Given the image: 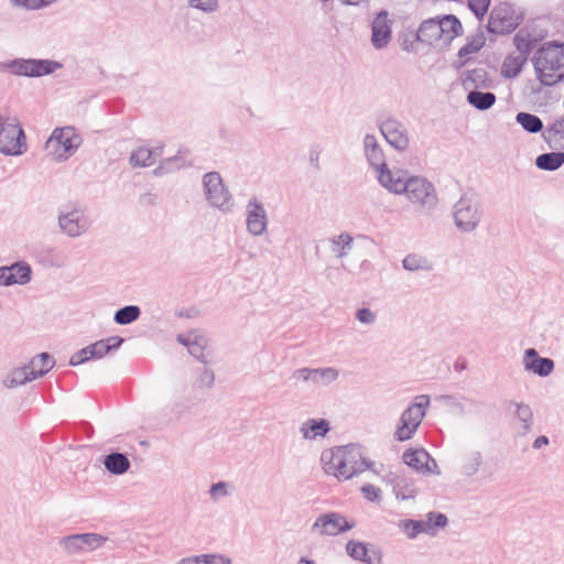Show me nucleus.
Instances as JSON below:
<instances>
[{
  "label": "nucleus",
  "mask_w": 564,
  "mask_h": 564,
  "mask_svg": "<svg viewBox=\"0 0 564 564\" xmlns=\"http://www.w3.org/2000/svg\"><path fill=\"white\" fill-rule=\"evenodd\" d=\"M402 460L409 467L423 474L440 473L437 464L424 448H409L402 455Z\"/></svg>",
  "instance_id": "21"
},
{
  "label": "nucleus",
  "mask_w": 564,
  "mask_h": 564,
  "mask_svg": "<svg viewBox=\"0 0 564 564\" xmlns=\"http://www.w3.org/2000/svg\"><path fill=\"white\" fill-rule=\"evenodd\" d=\"M104 465L108 473L112 475H122L129 470L131 464L127 455L115 452L105 456Z\"/></svg>",
  "instance_id": "30"
},
{
  "label": "nucleus",
  "mask_w": 564,
  "mask_h": 564,
  "mask_svg": "<svg viewBox=\"0 0 564 564\" xmlns=\"http://www.w3.org/2000/svg\"><path fill=\"white\" fill-rule=\"evenodd\" d=\"M347 554L354 560L365 562L367 564H381L382 554L376 546L367 547L362 542L349 541L346 544Z\"/></svg>",
  "instance_id": "25"
},
{
  "label": "nucleus",
  "mask_w": 564,
  "mask_h": 564,
  "mask_svg": "<svg viewBox=\"0 0 564 564\" xmlns=\"http://www.w3.org/2000/svg\"><path fill=\"white\" fill-rule=\"evenodd\" d=\"M32 280V268L26 261L0 267V286L25 285Z\"/></svg>",
  "instance_id": "18"
},
{
  "label": "nucleus",
  "mask_w": 564,
  "mask_h": 564,
  "mask_svg": "<svg viewBox=\"0 0 564 564\" xmlns=\"http://www.w3.org/2000/svg\"><path fill=\"white\" fill-rule=\"evenodd\" d=\"M205 344H206V339L204 337L195 336L194 340L192 341V344L188 347V352L196 359L200 360L203 364L207 362V360L205 359V356H204Z\"/></svg>",
  "instance_id": "47"
},
{
  "label": "nucleus",
  "mask_w": 564,
  "mask_h": 564,
  "mask_svg": "<svg viewBox=\"0 0 564 564\" xmlns=\"http://www.w3.org/2000/svg\"><path fill=\"white\" fill-rule=\"evenodd\" d=\"M215 373L213 370L203 368L198 370L194 386L199 389H209L214 386Z\"/></svg>",
  "instance_id": "45"
},
{
  "label": "nucleus",
  "mask_w": 564,
  "mask_h": 564,
  "mask_svg": "<svg viewBox=\"0 0 564 564\" xmlns=\"http://www.w3.org/2000/svg\"><path fill=\"white\" fill-rule=\"evenodd\" d=\"M444 399L447 400L449 402V404L453 405L456 409L457 413H459V414H464L465 413V406H464L463 403L456 401L451 395H445Z\"/></svg>",
  "instance_id": "61"
},
{
  "label": "nucleus",
  "mask_w": 564,
  "mask_h": 564,
  "mask_svg": "<svg viewBox=\"0 0 564 564\" xmlns=\"http://www.w3.org/2000/svg\"><path fill=\"white\" fill-rule=\"evenodd\" d=\"M484 465V455L479 449H465L459 459V474L466 478L474 477Z\"/></svg>",
  "instance_id": "26"
},
{
  "label": "nucleus",
  "mask_w": 564,
  "mask_h": 564,
  "mask_svg": "<svg viewBox=\"0 0 564 564\" xmlns=\"http://www.w3.org/2000/svg\"><path fill=\"white\" fill-rule=\"evenodd\" d=\"M516 121L529 133H538L543 130L542 120L529 112L517 113Z\"/></svg>",
  "instance_id": "38"
},
{
  "label": "nucleus",
  "mask_w": 564,
  "mask_h": 564,
  "mask_svg": "<svg viewBox=\"0 0 564 564\" xmlns=\"http://www.w3.org/2000/svg\"><path fill=\"white\" fill-rule=\"evenodd\" d=\"M26 150V139L19 119L7 109L0 110V153L14 156Z\"/></svg>",
  "instance_id": "6"
},
{
  "label": "nucleus",
  "mask_w": 564,
  "mask_h": 564,
  "mask_svg": "<svg viewBox=\"0 0 564 564\" xmlns=\"http://www.w3.org/2000/svg\"><path fill=\"white\" fill-rule=\"evenodd\" d=\"M463 34V25L454 14H445L421 23L416 40L436 48H447L453 40Z\"/></svg>",
  "instance_id": "3"
},
{
  "label": "nucleus",
  "mask_w": 564,
  "mask_h": 564,
  "mask_svg": "<svg viewBox=\"0 0 564 564\" xmlns=\"http://www.w3.org/2000/svg\"><path fill=\"white\" fill-rule=\"evenodd\" d=\"M399 527L409 539H415L420 533H424V531L429 530L426 527H424L422 520H401Z\"/></svg>",
  "instance_id": "43"
},
{
  "label": "nucleus",
  "mask_w": 564,
  "mask_h": 564,
  "mask_svg": "<svg viewBox=\"0 0 564 564\" xmlns=\"http://www.w3.org/2000/svg\"><path fill=\"white\" fill-rule=\"evenodd\" d=\"M522 20L523 14L514 4L500 2L489 14L487 30L492 34H509L521 24Z\"/></svg>",
  "instance_id": "10"
},
{
  "label": "nucleus",
  "mask_w": 564,
  "mask_h": 564,
  "mask_svg": "<svg viewBox=\"0 0 564 564\" xmlns=\"http://www.w3.org/2000/svg\"><path fill=\"white\" fill-rule=\"evenodd\" d=\"M246 226L251 236H262L268 228V215L264 205L257 198L249 199L246 206Z\"/></svg>",
  "instance_id": "16"
},
{
  "label": "nucleus",
  "mask_w": 564,
  "mask_h": 564,
  "mask_svg": "<svg viewBox=\"0 0 564 564\" xmlns=\"http://www.w3.org/2000/svg\"><path fill=\"white\" fill-rule=\"evenodd\" d=\"M486 43V37L482 32L477 33L476 35L468 37L467 42L464 46H462L458 51L459 58H469V55L479 52Z\"/></svg>",
  "instance_id": "37"
},
{
  "label": "nucleus",
  "mask_w": 564,
  "mask_h": 564,
  "mask_svg": "<svg viewBox=\"0 0 564 564\" xmlns=\"http://www.w3.org/2000/svg\"><path fill=\"white\" fill-rule=\"evenodd\" d=\"M525 63V55H508L503 59L501 75L505 78H514L521 73Z\"/></svg>",
  "instance_id": "33"
},
{
  "label": "nucleus",
  "mask_w": 564,
  "mask_h": 564,
  "mask_svg": "<svg viewBox=\"0 0 564 564\" xmlns=\"http://www.w3.org/2000/svg\"><path fill=\"white\" fill-rule=\"evenodd\" d=\"M513 41L517 50L520 52L519 55H525V57L528 58V55L533 50V42L528 39L521 37L519 34L514 36Z\"/></svg>",
  "instance_id": "54"
},
{
  "label": "nucleus",
  "mask_w": 564,
  "mask_h": 564,
  "mask_svg": "<svg viewBox=\"0 0 564 564\" xmlns=\"http://www.w3.org/2000/svg\"><path fill=\"white\" fill-rule=\"evenodd\" d=\"M141 315V310L138 305H126L116 311L113 321L118 325H129L137 321Z\"/></svg>",
  "instance_id": "36"
},
{
  "label": "nucleus",
  "mask_w": 564,
  "mask_h": 564,
  "mask_svg": "<svg viewBox=\"0 0 564 564\" xmlns=\"http://www.w3.org/2000/svg\"><path fill=\"white\" fill-rule=\"evenodd\" d=\"M198 403L195 397H181L172 404L171 412L175 419L185 417L191 410Z\"/></svg>",
  "instance_id": "41"
},
{
  "label": "nucleus",
  "mask_w": 564,
  "mask_h": 564,
  "mask_svg": "<svg viewBox=\"0 0 564 564\" xmlns=\"http://www.w3.org/2000/svg\"><path fill=\"white\" fill-rule=\"evenodd\" d=\"M151 152V159L153 160V164L155 163L156 159L163 154V145L154 147L153 149H150Z\"/></svg>",
  "instance_id": "63"
},
{
  "label": "nucleus",
  "mask_w": 564,
  "mask_h": 564,
  "mask_svg": "<svg viewBox=\"0 0 564 564\" xmlns=\"http://www.w3.org/2000/svg\"><path fill=\"white\" fill-rule=\"evenodd\" d=\"M403 268L408 271H430L433 269L432 262L420 254L411 253L408 254L402 261Z\"/></svg>",
  "instance_id": "40"
},
{
  "label": "nucleus",
  "mask_w": 564,
  "mask_h": 564,
  "mask_svg": "<svg viewBox=\"0 0 564 564\" xmlns=\"http://www.w3.org/2000/svg\"><path fill=\"white\" fill-rule=\"evenodd\" d=\"M162 163L165 166V171L167 173L177 171L181 167H184L186 164L185 159L180 154L167 158V159L163 160Z\"/></svg>",
  "instance_id": "52"
},
{
  "label": "nucleus",
  "mask_w": 564,
  "mask_h": 564,
  "mask_svg": "<svg viewBox=\"0 0 564 564\" xmlns=\"http://www.w3.org/2000/svg\"><path fill=\"white\" fill-rule=\"evenodd\" d=\"M430 397L427 394L416 395L408 408L401 413L398 421L394 438L399 442H405L413 438L430 406Z\"/></svg>",
  "instance_id": "7"
},
{
  "label": "nucleus",
  "mask_w": 564,
  "mask_h": 564,
  "mask_svg": "<svg viewBox=\"0 0 564 564\" xmlns=\"http://www.w3.org/2000/svg\"><path fill=\"white\" fill-rule=\"evenodd\" d=\"M204 195L208 205L220 210L224 214H230L235 208L232 194L225 185L221 175L218 172H207L202 180Z\"/></svg>",
  "instance_id": "8"
},
{
  "label": "nucleus",
  "mask_w": 564,
  "mask_h": 564,
  "mask_svg": "<svg viewBox=\"0 0 564 564\" xmlns=\"http://www.w3.org/2000/svg\"><path fill=\"white\" fill-rule=\"evenodd\" d=\"M422 521L424 523V527L429 529L427 531H424V533L431 536L436 535L437 530L445 528L448 523L446 514L435 511L429 512L426 514V519Z\"/></svg>",
  "instance_id": "39"
},
{
  "label": "nucleus",
  "mask_w": 564,
  "mask_h": 564,
  "mask_svg": "<svg viewBox=\"0 0 564 564\" xmlns=\"http://www.w3.org/2000/svg\"><path fill=\"white\" fill-rule=\"evenodd\" d=\"M94 359V352L89 349V345L76 351L69 359V365L75 367Z\"/></svg>",
  "instance_id": "50"
},
{
  "label": "nucleus",
  "mask_w": 564,
  "mask_h": 564,
  "mask_svg": "<svg viewBox=\"0 0 564 564\" xmlns=\"http://www.w3.org/2000/svg\"><path fill=\"white\" fill-rule=\"evenodd\" d=\"M379 130L386 141L397 151L404 152L410 145L405 126L395 117H388L379 122Z\"/></svg>",
  "instance_id": "15"
},
{
  "label": "nucleus",
  "mask_w": 564,
  "mask_h": 564,
  "mask_svg": "<svg viewBox=\"0 0 564 564\" xmlns=\"http://www.w3.org/2000/svg\"><path fill=\"white\" fill-rule=\"evenodd\" d=\"M62 67L63 64L57 61L42 58H14L0 63V72L24 77L51 75Z\"/></svg>",
  "instance_id": "9"
},
{
  "label": "nucleus",
  "mask_w": 564,
  "mask_h": 564,
  "mask_svg": "<svg viewBox=\"0 0 564 564\" xmlns=\"http://www.w3.org/2000/svg\"><path fill=\"white\" fill-rule=\"evenodd\" d=\"M485 215L481 196L474 189H468L452 207L455 227L459 232L470 234L477 230Z\"/></svg>",
  "instance_id": "4"
},
{
  "label": "nucleus",
  "mask_w": 564,
  "mask_h": 564,
  "mask_svg": "<svg viewBox=\"0 0 564 564\" xmlns=\"http://www.w3.org/2000/svg\"><path fill=\"white\" fill-rule=\"evenodd\" d=\"M187 2L191 8L206 13L216 11L218 7L217 0H187Z\"/></svg>",
  "instance_id": "49"
},
{
  "label": "nucleus",
  "mask_w": 564,
  "mask_h": 564,
  "mask_svg": "<svg viewBox=\"0 0 564 564\" xmlns=\"http://www.w3.org/2000/svg\"><path fill=\"white\" fill-rule=\"evenodd\" d=\"M89 349L94 352V359L102 358L110 352L109 346L102 339L89 345Z\"/></svg>",
  "instance_id": "55"
},
{
  "label": "nucleus",
  "mask_w": 564,
  "mask_h": 564,
  "mask_svg": "<svg viewBox=\"0 0 564 564\" xmlns=\"http://www.w3.org/2000/svg\"><path fill=\"white\" fill-rule=\"evenodd\" d=\"M78 137L70 127L56 128L45 143V149L55 161H66L78 148Z\"/></svg>",
  "instance_id": "12"
},
{
  "label": "nucleus",
  "mask_w": 564,
  "mask_h": 564,
  "mask_svg": "<svg viewBox=\"0 0 564 564\" xmlns=\"http://www.w3.org/2000/svg\"><path fill=\"white\" fill-rule=\"evenodd\" d=\"M57 225L68 238H78L91 227V220L85 210L76 204L65 205L58 209Z\"/></svg>",
  "instance_id": "11"
},
{
  "label": "nucleus",
  "mask_w": 564,
  "mask_h": 564,
  "mask_svg": "<svg viewBox=\"0 0 564 564\" xmlns=\"http://www.w3.org/2000/svg\"><path fill=\"white\" fill-rule=\"evenodd\" d=\"M228 488L229 484L226 481L215 482L209 488V495L213 500H217L220 497H227L229 495Z\"/></svg>",
  "instance_id": "53"
},
{
  "label": "nucleus",
  "mask_w": 564,
  "mask_h": 564,
  "mask_svg": "<svg viewBox=\"0 0 564 564\" xmlns=\"http://www.w3.org/2000/svg\"><path fill=\"white\" fill-rule=\"evenodd\" d=\"M328 431L329 423L325 419H310L300 427V432L305 440H315L318 436H325Z\"/></svg>",
  "instance_id": "29"
},
{
  "label": "nucleus",
  "mask_w": 564,
  "mask_h": 564,
  "mask_svg": "<svg viewBox=\"0 0 564 564\" xmlns=\"http://www.w3.org/2000/svg\"><path fill=\"white\" fill-rule=\"evenodd\" d=\"M549 443H550V441H549L547 436H545V435H541V436H539V437H536V438L534 440V442H533V444H532V447H533L534 449H540V448H542L543 446L549 445Z\"/></svg>",
  "instance_id": "62"
},
{
  "label": "nucleus",
  "mask_w": 564,
  "mask_h": 564,
  "mask_svg": "<svg viewBox=\"0 0 564 564\" xmlns=\"http://www.w3.org/2000/svg\"><path fill=\"white\" fill-rule=\"evenodd\" d=\"M339 372L333 367L327 368H300L290 376L294 388L327 386L337 380Z\"/></svg>",
  "instance_id": "13"
},
{
  "label": "nucleus",
  "mask_w": 564,
  "mask_h": 564,
  "mask_svg": "<svg viewBox=\"0 0 564 564\" xmlns=\"http://www.w3.org/2000/svg\"><path fill=\"white\" fill-rule=\"evenodd\" d=\"M379 184L390 193L401 195L406 189L411 175L404 170H390L388 166L375 172Z\"/></svg>",
  "instance_id": "20"
},
{
  "label": "nucleus",
  "mask_w": 564,
  "mask_h": 564,
  "mask_svg": "<svg viewBox=\"0 0 564 564\" xmlns=\"http://www.w3.org/2000/svg\"><path fill=\"white\" fill-rule=\"evenodd\" d=\"M361 491H362L365 498L368 499L369 501L377 500L381 494L380 488H378L373 485H370V484L362 486Z\"/></svg>",
  "instance_id": "57"
},
{
  "label": "nucleus",
  "mask_w": 564,
  "mask_h": 564,
  "mask_svg": "<svg viewBox=\"0 0 564 564\" xmlns=\"http://www.w3.org/2000/svg\"><path fill=\"white\" fill-rule=\"evenodd\" d=\"M319 156H321V150L318 145H314L308 151V160L311 165L319 171L321 170V163H319Z\"/></svg>",
  "instance_id": "58"
},
{
  "label": "nucleus",
  "mask_w": 564,
  "mask_h": 564,
  "mask_svg": "<svg viewBox=\"0 0 564 564\" xmlns=\"http://www.w3.org/2000/svg\"><path fill=\"white\" fill-rule=\"evenodd\" d=\"M332 251L337 258H345L352 249L354 239L348 232L334 236L329 239Z\"/></svg>",
  "instance_id": "34"
},
{
  "label": "nucleus",
  "mask_w": 564,
  "mask_h": 564,
  "mask_svg": "<svg viewBox=\"0 0 564 564\" xmlns=\"http://www.w3.org/2000/svg\"><path fill=\"white\" fill-rule=\"evenodd\" d=\"M362 149L365 158L369 166L376 172L387 167L386 155L382 147L375 134L367 133L362 140Z\"/></svg>",
  "instance_id": "22"
},
{
  "label": "nucleus",
  "mask_w": 564,
  "mask_h": 564,
  "mask_svg": "<svg viewBox=\"0 0 564 564\" xmlns=\"http://www.w3.org/2000/svg\"><path fill=\"white\" fill-rule=\"evenodd\" d=\"M231 560L223 554H200L199 564H231Z\"/></svg>",
  "instance_id": "51"
},
{
  "label": "nucleus",
  "mask_w": 564,
  "mask_h": 564,
  "mask_svg": "<svg viewBox=\"0 0 564 564\" xmlns=\"http://www.w3.org/2000/svg\"><path fill=\"white\" fill-rule=\"evenodd\" d=\"M323 469L338 480H348L372 467L373 463L364 457L362 448L356 444L324 451L321 456Z\"/></svg>",
  "instance_id": "1"
},
{
  "label": "nucleus",
  "mask_w": 564,
  "mask_h": 564,
  "mask_svg": "<svg viewBox=\"0 0 564 564\" xmlns=\"http://www.w3.org/2000/svg\"><path fill=\"white\" fill-rule=\"evenodd\" d=\"M514 406L516 433L518 436H524L531 432L533 426V411L529 404L522 402H510Z\"/></svg>",
  "instance_id": "27"
},
{
  "label": "nucleus",
  "mask_w": 564,
  "mask_h": 564,
  "mask_svg": "<svg viewBox=\"0 0 564 564\" xmlns=\"http://www.w3.org/2000/svg\"><path fill=\"white\" fill-rule=\"evenodd\" d=\"M490 7V0H468V8L478 20H482Z\"/></svg>",
  "instance_id": "48"
},
{
  "label": "nucleus",
  "mask_w": 564,
  "mask_h": 564,
  "mask_svg": "<svg viewBox=\"0 0 564 564\" xmlns=\"http://www.w3.org/2000/svg\"><path fill=\"white\" fill-rule=\"evenodd\" d=\"M11 7L24 9L29 11H36L46 8L54 3L56 0H8Z\"/></svg>",
  "instance_id": "44"
},
{
  "label": "nucleus",
  "mask_w": 564,
  "mask_h": 564,
  "mask_svg": "<svg viewBox=\"0 0 564 564\" xmlns=\"http://www.w3.org/2000/svg\"><path fill=\"white\" fill-rule=\"evenodd\" d=\"M531 62L543 86L564 82V43L543 44L535 51Z\"/></svg>",
  "instance_id": "2"
},
{
  "label": "nucleus",
  "mask_w": 564,
  "mask_h": 564,
  "mask_svg": "<svg viewBox=\"0 0 564 564\" xmlns=\"http://www.w3.org/2000/svg\"><path fill=\"white\" fill-rule=\"evenodd\" d=\"M496 100V95L490 91H480L478 89H473L467 94L468 104L481 111L491 108L495 105Z\"/></svg>",
  "instance_id": "31"
},
{
  "label": "nucleus",
  "mask_w": 564,
  "mask_h": 564,
  "mask_svg": "<svg viewBox=\"0 0 564 564\" xmlns=\"http://www.w3.org/2000/svg\"><path fill=\"white\" fill-rule=\"evenodd\" d=\"M354 528L343 514L337 512H328L319 516L314 524L312 531L318 532L321 535H337Z\"/></svg>",
  "instance_id": "17"
},
{
  "label": "nucleus",
  "mask_w": 564,
  "mask_h": 564,
  "mask_svg": "<svg viewBox=\"0 0 564 564\" xmlns=\"http://www.w3.org/2000/svg\"><path fill=\"white\" fill-rule=\"evenodd\" d=\"M28 365H32V368L39 369H47V372L54 367L55 361L53 357L48 352H41L37 356L33 357Z\"/></svg>",
  "instance_id": "46"
},
{
  "label": "nucleus",
  "mask_w": 564,
  "mask_h": 564,
  "mask_svg": "<svg viewBox=\"0 0 564 564\" xmlns=\"http://www.w3.org/2000/svg\"><path fill=\"white\" fill-rule=\"evenodd\" d=\"M177 564H199V555L184 557Z\"/></svg>",
  "instance_id": "64"
},
{
  "label": "nucleus",
  "mask_w": 564,
  "mask_h": 564,
  "mask_svg": "<svg viewBox=\"0 0 564 564\" xmlns=\"http://www.w3.org/2000/svg\"><path fill=\"white\" fill-rule=\"evenodd\" d=\"M564 164V152L554 151L540 154L535 159V165L543 171H555Z\"/></svg>",
  "instance_id": "32"
},
{
  "label": "nucleus",
  "mask_w": 564,
  "mask_h": 564,
  "mask_svg": "<svg viewBox=\"0 0 564 564\" xmlns=\"http://www.w3.org/2000/svg\"><path fill=\"white\" fill-rule=\"evenodd\" d=\"M356 318L362 324L370 325L375 323L376 314L369 308L362 307L357 311Z\"/></svg>",
  "instance_id": "56"
},
{
  "label": "nucleus",
  "mask_w": 564,
  "mask_h": 564,
  "mask_svg": "<svg viewBox=\"0 0 564 564\" xmlns=\"http://www.w3.org/2000/svg\"><path fill=\"white\" fill-rule=\"evenodd\" d=\"M102 340L107 344V346H109V351H112L118 349L124 339L120 336H111Z\"/></svg>",
  "instance_id": "59"
},
{
  "label": "nucleus",
  "mask_w": 564,
  "mask_h": 564,
  "mask_svg": "<svg viewBox=\"0 0 564 564\" xmlns=\"http://www.w3.org/2000/svg\"><path fill=\"white\" fill-rule=\"evenodd\" d=\"M463 83L466 89L470 87H474L475 89L486 88L489 86L488 73L484 68L468 70Z\"/></svg>",
  "instance_id": "35"
},
{
  "label": "nucleus",
  "mask_w": 564,
  "mask_h": 564,
  "mask_svg": "<svg viewBox=\"0 0 564 564\" xmlns=\"http://www.w3.org/2000/svg\"><path fill=\"white\" fill-rule=\"evenodd\" d=\"M386 10L380 11L371 25V42L377 50L386 47L391 41V23Z\"/></svg>",
  "instance_id": "23"
},
{
  "label": "nucleus",
  "mask_w": 564,
  "mask_h": 564,
  "mask_svg": "<svg viewBox=\"0 0 564 564\" xmlns=\"http://www.w3.org/2000/svg\"><path fill=\"white\" fill-rule=\"evenodd\" d=\"M158 202V196L153 193H144L140 196V203L144 206H154Z\"/></svg>",
  "instance_id": "60"
},
{
  "label": "nucleus",
  "mask_w": 564,
  "mask_h": 564,
  "mask_svg": "<svg viewBox=\"0 0 564 564\" xmlns=\"http://www.w3.org/2000/svg\"><path fill=\"white\" fill-rule=\"evenodd\" d=\"M47 373V369H34L32 365H23L10 369L2 378L1 383L7 389H15Z\"/></svg>",
  "instance_id": "19"
},
{
  "label": "nucleus",
  "mask_w": 564,
  "mask_h": 564,
  "mask_svg": "<svg viewBox=\"0 0 564 564\" xmlns=\"http://www.w3.org/2000/svg\"><path fill=\"white\" fill-rule=\"evenodd\" d=\"M554 361L551 358L541 357L536 349H525L523 355V367L527 371L540 377H547L554 370Z\"/></svg>",
  "instance_id": "24"
},
{
  "label": "nucleus",
  "mask_w": 564,
  "mask_h": 564,
  "mask_svg": "<svg viewBox=\"0 0 564 564\" xmlns=\"http://www.w3.org/2000/svg\"><path fill=\"white\" fill-rule=\"evenodd\" d=\"M108 538L99 533H78L59 539L58 545L68 555L87 553L101 547Z\"/></svg>",
  "instance_id": "14"
},
{
  "label": "nucleus",
  "mask_w": 564,
  "mask_h": 564,
  "mask_svg": "<svg viewBox=\"0 0 564 564\" xmlns=\"http://www.w3.org/2000/svg\"><path fill=\"white\" fill-rule=\"evenodd\" d=\"M542 135L551 149L564 150V118L555 120Z\"/></svg>",
  "instance_id": "28"
},
{
  "label": "nucleus",
  "mask_w": 564,
  "mask_h": 564,
  "mask_svg": "<svg viewBox=\"0 0 564 564\" xmlns=\"http://www.w3.org/2000/svg\"><path fill=\"white\" fill-rule=\"evenodd\" d=\"M129 163L132 167H145L153 165L150 149L140 147L133 150L130 154Z\"/></svg>",
  "instance_id": "42"
},
{
  "label": "nucleus",
  "mask_w": 564,
  "mask_h": 564,
  "mask_svg": "<svg viewBox=\"0 0 564 564\" xmlns=\"http://www.w3.org/2000/svg\"><path fill=\"white\" fill-rule=\"evenodd\" d=\"M405 185L406 189L403 194L406 195L409 202L421 215L432 216L438 206V197L433 183L423 176L411 175Z\"/></svg>",
  "instance_id": "5"
}]
</instances>
